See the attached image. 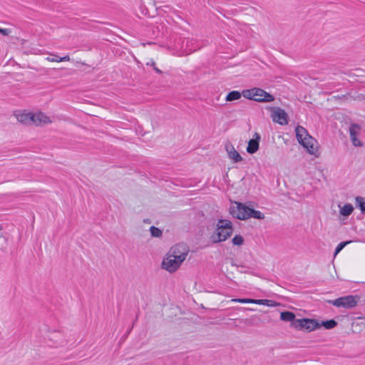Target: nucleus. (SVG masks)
Instances as JSON below:
<instances>
[{"label":"nucleus","instance_id":"1","mask_svg":"<svg viewBox=\"0 0 365 365\" xmlns=\"http://www.w3.org/2000/svg\"><path fill=\"white\" fill-rule=\"evenodd\" d=\"M232 215L239 220H245L250 217L258 220L264 218V215L259 210L247 206L241 202H235V206L230 208Z\"/></svg>","mask_w":365,"mask_h":365},{"label":"nucleus","instance_id":"2","mask_svg":"<svg viewBox=\"0 0 365 365\" xmlns=\"http://www.w3.org/2000/svg\"><path fill=\"white\" fill-rule=\"evenodd\" d=\"M233 232L232 224L227 220H219L216 230L210 235V239L213 243L225 241Z\"/></svg>","mask_w":365,"mask_h":365},{"label":"nucleus","instance_id":"3","mask_svg":"<svg viewBox=\"0 0 365 365\" xmlns=\"http://www.w3.org/2000/svg\"><path fill=\"white\" fill-rule=\"evenodd\" d=\"M295 132L298 142L303 145L310 154H315L317 151V140L312 138L302 126H297Z\"/></svg>","mask_w":365,"mask_h":365},{"label":"nucleus","instance_id":"4","mask_svg":"<svg viewBox=\"0 0 365 365\" xmlns=\"http://www.w3.org/2000/svg\"><path fill=\"white\" fill-rule=\"evenodd\" d=\"M242 95L247 99L257 102L267 103L272 102L274 100V97L272 95L259 88L244 90Z\"/></svg>","mask_w":365,"mask_h":365},{"label":"nucleus","instance_id":"5","mask_svg":"<svg viewBox=\"0 0 365 365\" xmlns=\"http://www.w3.org/2000/svg\"><path fill=\"white\" fill-rule=\"evenodd\" d=\"M358 297L351 295H348L339 297L335 300H329V304H333L336 307H343L345 309H352L357 305Z\"/></svg>","mask_w":365,"mask_h":365},{"label":"nucleus","instance_id":"6","mask_svg":"<svg viewBox=\"0 0 365 365\" xmlns=\"http://www.w3.org/2000/svg\"><path fill=\"white\" fill-rule=\"evenodd\" d=\"M321 327L317 320L310 319H298L294 323V328L298 330L305 329L308 331H314Z\"/></svg>","mask_w":365,"mask_h":365},{"label":"nucleus","instance_id":"7","mask_svg":"<svg viewBox=\"0 0 365 365\" xmlns=\"http://www.w3.org/2000/svg\"><path fill=\"white\" fill-rule=\"evenodd\" d=\"M271 112V118L274 123L280 125H287L288 123V115L284 110L279 107H267Z\"/></svg>","mask_w":365,"mask_h":365},{"label":"nucleus","instance_id":"8","mask_svg":"<svg viewBox=\"0 0 365 365\" xmlns=\"http://www.w3.org/2000/svg\"><path fill=\"white\" fill-rule=\"evenodd\" d=\"M168 253L179 261L184 262L189 253V247L184 243L177 244L172 247Z\"/></svg>","mask_w":365,"mask_h":365},{"label":"nucleus","instance_id":"9","mask_svg":"<svg viewBox=\"0 0 365 365\" xmlns=\"http://www.w3.org/2000/svg\"><path fill=\"white\" fill-rule=\"evenodd\" d=\"M183 262L179 261L178 259L167 254L162 262V268L172 273L175 272L182 264Z\"/></svg>","mask_w":365,"mask_h":365},{"label":"nucleus","instance_id":"10","mask_svg":"<svg viewBox=\"0 0 365 365\" xmlns=\"http://www.w3.org/2000/svg\"><path fill=\"white\" fill-rule=\"evenodd\" d=\"M34 113L26 110L16 112L14 115L17 120L26 125H32L34 123Z\"/></svg>","mask_w":365,"mask_h":365},{"label":"nucleus","instance_id":"11","mask_svg":"<svg viewBox=\"0 0 365 365\" xmlns=\"http://www.w3.org/2000/svg\"><path fill=\"white\" fill-rule=\"evenodd\" d=\"M34 123L32 125L43 126L52 123L50 118L42 112L34 113Z\"/></svg>","mask_w":365,"mask_h":365},{"label":"nucleus","instance_id":"12","mask_svg":"<svg viewBox=\"0 0 365 365\" xmlns=\"http://www.w3.org/2000/svg\"><path fill=\"white\" fill-rule=\"evenodd\" d=\"M361 127L357 124H351L349 127L350 138L353 145L356 147L363 146V143L358 139L357 135L359 133Z\"/></svg>","mask_w":365,"mask_h":365},{"label":"nucleus","instance_id":"13","mask_svg":"<svg viewBox=\"0 0 365 365\" xmlns=\"http://www.w3.org/2000/svg\"><path fill=\"white\" fill-rule=\"evenodd\" d=\"M225 150L229 158L235 163H238L242 160V158L231 143H227L225 145Z\"/></svg>","mask_w":365,"mask_h":365},{"label":"nucleus","instance_id":"14","mask_svg":"<svg viewBox=\"0 0 365 365\" xmlns=\"http://www.w3.org/2000/svg\"><path fill=\"white\" fill-rule=\"evenodd\" d=\"M254 136L255 138L250 140L248 142V146L247 147V152L250 154L256 153L259 149V141L260 140V135L257 133H255Z\"/></svg>","mask_w":365,"mask_h":365},{"label":"nucleus","instance_id":"15","mask_svg":"<svg viewBox=\"0 0 365 365\" xmlns=\"http://www.w3.org/2000/svg\"><path fill=\"white\" fill-rule=\"evenodd\" d=\"M296 316L295 314L289 311H284L282 312L280 314V319L284 322H291V327L294 328V323L297 321V319H295Z\"/></svg>","mask_w":365,"mask_h":365},{"label":"nucleus","instance_id":"16","mask_svg":"<svg viewBox=\"0 0 365 365\" xmlns=\"http://www.w3.org/2000/svg\"><path fill=\"white\" fill-rule=\"evenodd\" d=\"M46 60L49 62H62V61H69L70 56L66 55L63 57H60L56 53H50L49 56L46 58Z\"/></svg>","mask_w":365,"mask_h":365},{"label":"nucleus","instance_id":"17","mask_svg":"<svg viewBox=\"0 0 365 365\" xmlns=\"http://www.w3.org/2000/svg\"><path fill=\"white\" fill-rule=\"evenodd\" d=\"M248 304H259V305H266L268 307H274L276 305V302H274L272 300H268V299H249Z\"/></svg>","mask_w":365,"mask_h":365},{"label":"nucleus","instance_id":"18","mask_svg":"<svg viewBox=\"0 0 365 365\" xmlns=\"http://www.w3.org/2000/svg\"><path fill=\"white\" fill-rule=\"evenodd\" d=\"M354 210V207L351 204H346L343 207H340V214L343 216H349Z\"/></svg>","mask_w":365,"mask_h":365},{"label":"nucleus","instance_id":"19","mask_svg":"<svg viewBox=\"0 0 365 365\" xmlns=\"http://www.w3.org/2000/svg\"><path fill=\"white\" fill-rule=\"evenodd\" d=\"M48 338L49 340L53 341L55 343H58L62 339V334L58 331H53L48 334Z\"/></svg>","mask_w":365,"mask_h":365},{"label":"nucleus","instance_id":"20","mask_svg":"<svg viewBox=\"0 0 365 365\" xmlns=\"http://www.w3.org/2000/svg\"><path fill=\"white\" fill-rule=\"evenodd\" d=\"M242 94V93H241L240 92H239L237 91H231L227 95L225 100L227 101H232L235 100H238L241 98Z\"/></svg>","mask_w":365,"mask_h":365},{"label":"nucleus","instance_id":"21","mask_svg":"<svg viewBox=\"0 0 365 365\" xmlns=\"http://www.w3.org/2000/svg\"><path fill=\"white\" fill-rule=\"evenodd\" d=\"M356 206L359 207L361 212L365 213V198L363 197H356Z\"/></svg>","mask_w":365,"mask_h":365},{"label":"nucleus","instance_id":"22","mask_svg":"<svg viewBox=\"0 0 365 365\" xmlns=\"http://www.w3.org/2000/svg\"><path fill=\"white\" fill-rule=\"evenodd\" d=\"M321 326H323L327 329H330L335 327L337 325V322L334 319H330L325 322H322Z\"/></svg>","mask_w":365,"mask_h":365},{"label":"nucleus","instance_id":"23","mask_svg":"<svg viewBox=\"0 0 365 365\" xmlns=\"http://www.w3.org/2000/svg\"><path fill=\"white\" fill-rule=\"evenodd\" d=\"M150 231L152 237H160L163 235L162 231L155 226H151L150 227Z\"/></svg>","mask_w":365,"mask_h":365},{"label":"nucleus","instance_id":"24","mask_svg":"<svg viewBox=\"0 0 365 365\" xmlns=\"http://www.w3.org/2000/svg\"><path fill=\"white\" fill-rule=\"evenodd\" d=\"M232 242L233 245L240 246L244 243V238L241 235H235L232 238Z\"/></svg>","mask_w":365,"mask_h":365},{"label":"nucleus","instance_id":"25","mask_svg":"<svg viewBox=\"0 0 365 365\" xmlns=\"http://www.w3.org/2000/svg\"><path fill=\"white\" fill-rule=\"evenodd\" d=\"M350 242V241L340 242L336 247L334 255H336L346 245Z\"/></svg>","mask_w":365,"mask_h":365},{"label":"nucleus","instance_id":"26","mask_svg":"<svg viewBox=\"0 0 365 365\" xmlns=\"http://www.w3.org/2000/svg\"><path fill=\"white\" fill-rule=\"evenodd\" d=\"M353 99L358 101H363L365 99V96L357 92H354V95L351 96Z\"/></svg>","mask_w":365,"mask_h":365},{"label":"nucleus","instance_id":"27","mask_svg":"<svg viewBox=\"0 0 365 365\" xmlns=\"http://www.w3.org/2000/svg\"><path fill=\"white\" fill-rule=\"evenodd\" d=\"M146 65L147 66H153V69L158 73H162V71L158 68L156 66H155V61L151 59L149 62H147L146 63Z\"/></svg>","mask_w":365,"mask_h":365},{"label":"nucleus","instance_id":"28","mask_svg":"<svg viewBox=\"0 0 365 365\" xmlns=\"http://www.w3.org/2000/svg\"><path fill=\"white\" fill-rule=\"evenodd\" d=\"M231 301L233 302H239V303H242V304H248L249 299L236 298V299H232Z\"/></svg>","mask_w":365,"mask_h":365},{"label":"nucleus","instance_id":"29","mask_svg":"<svg viewBox=\"0 0 365 365\" xmlns=\"http://www.w3.org/2000/svg\"><path fill=\"white\" fill-rule=\"evenodd\" d=\"M0 34H1L3 36H9L11 34V30L9 29L0 28Z\"/></svg>","mask_w":365,"mask_h":365},{"label":"nucleus","instance_id":"30","mask_svg":"<svg viewBox=\"0 0 365 365\" xmlns=\"http://www.w3.org/2000/svg\"><path fill=\"white\" fill-rule=\"evenodd\" d=\"M247 309L250 310V311L253 310V309H252V308H247Z\"/></svg>","mask_w":365,"mask_h":365},{"label":"nucleus","instance_id":"31","mask_svg":"<svg viewBox=\"0 0 365 365\" xmlns=\"http://www.w3.org/2000/svg\"><path fill=\"white\" fill-rule=\"evenodd\" d=\"M3 230L2 226L0 225V231Z\"/></svg>","mask_w":365,"mask_h":365}]
</instances>
